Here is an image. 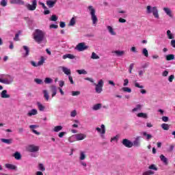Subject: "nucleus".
<instances>
[{
	"mask_svg": "<svg viewBox=\"0 0 175 175\" xmlns=\"http://www.w3.org/2000/svg\"><path fill=\"white\" fill-rule=\"evenodd\" d=\"M174 80V75H171L169 77H168V81L170 83H173V81Z\"/></svg>",
	"mask_w": 175,
	"mask_h": 175,
	"instance_id": "nucleus-59",
	"label": "nucleus"
},
{
	"mask_svg": "<svg viewBox=\"0 0 175 175\" xmlns=\"http://www.w3.org/2000/svg\"><path fill=\"white\" fill-rule=\"evenodd\" d=\"M13 157L16 159V161H20V159H21V153H20V152H16L13 154Z\"/></svg>",
	"mask_w": 175,
	"mask_h": 175,
	"instance_id": "nucleus-37",
	"label": "nucleus"
},
{
	"mask_svg": "<svg viewBox=\"0 0 175 175\" xmlns=\"http://www.w3.org/2000/svg\"><path fill=\"white\" fill-rule=\"evenodd\" d=\"M51 91H52V98H54L57 95V86L55 85H52L51 87Z\"/></svg>",
	"mask_w": 175,
	"mask_h": 175,
	"instance_id": "nucleus-33",
	"label": "nucleus"
},
{
	"mask_svg": "<svg viewBox=\"0 0 175 175\" xmlns=\"http://www.w3.org/2000/svg\"><path fill=\"white\" fill-rule=\"evenodd\" d=\"M1 98L2 99H9L10 98V94L8 93V90H4L0 94Z\"/></svg>",
	"mask_w": 175,
	"mask_h": 175,
	"instance_id": "nucleus-15",
	"label": "nucleus"
},
{
	"mask_svg": "<svg viewBox=\"0 0 175 175\" xmlns=\"http://www.w3.org/2000/svg\"><path fill=\"white\" fill-rule=\"evenodd\" d=\"M112 54L113 55H116V57H123V55H125V51H112Z\"/></svg>",
	"mask_w": 175,
	"mask_h": 175,
	"instance_id": "nucleus-14",
	"label": "nucleus"
},
{
	"mask_svg": "<svg viewBox=\"0 0 175 175\" xmlns=\"http://www.w3.org/2000/svg\"><path fill=\"white\" fill-rule=\"evenodd\" d=\"M32 4L27 3L25 5V8L27 10H30L31 12H33V10H36V7L38 6V1L36 0H32Z\"/></svg>",
	"mask_w": 175,
	"mask_h": 175,
	"instance_id": "nucleus-7",
	"label": "nucleus"
},
{
	"mask_svg": "<svg viewBox=\"0 0 175 175\" xmlns=\"http://www.w3.org/2000/svg\"><path fill=\"white\" fill-rule=\"evenodd\" d=\"M146 13L147 14H152L154 18L159 20V11L158 10V7L147 5Z\"/></svg>",
	"mask_w": 175,
	"mask_h": 175,
	"instance_id": "nucleus-4",
	"label": "nucleus"
},
{
	"mask_svg": "<svg viewBox=\"0 0 175 175\" xmlns=\"http://www.w3.org/2000/svg\"><path fill=\"white\" fill-rule=\"evenodd\" d=\"M75 25H76V18L72 17L68 23V27H75Z\"/></svg>",
	"mask_w": 175,
	"mask_h": 175,
	"instance_id": "nucleus-38",
	"label": "nucleus"
},
{
	"mask_svg": "<svg viewBox=\"0 0 175 175\" xmlns=\"http://www.w3.org/2000/svg\"><path fill=\"white\" fill-rule=\"evenodd\" d=\"M165 59L166 61H173V59H174V55L169 54L165 55Z\"/></svg>",
	"mask_w": 175,
	"mask_h": 175,
	"instance_id": "nucleus-42",
	"label": "nucleus"
},
{
	"mask_svg": "<svg viewBox=\"0 0 175 175\" xmlns=\"http://www.w3.org/2000/svg\"><path fill=\"white\" fill-rule=\"evenodd\" d=\"M50 21H57L58 20V17L57 15H52L49 18Z\"/></svg>",
	"mask_w": 175,
	"mask_h": 175,
	"instance_id": "nucleus-54",
	"label": "nucleus"
},
{
	"mask_svg": "<svg viewBox=\"0 0 175 175\" xmlns=\"http://www.w3.org/2000/svg\"><path fill=\"white\" fill-rule=\"evenodd\" d=\"M134 85L136 88H140V92L142 94V95H144L145 94H147V91L144 90V85L142 84L138 83L137 81H134Z\"/></svg>",
	"mask_w": 175,
	"mask_h": 175,
	"instance_id": "nucleus-9",
	"label": "nucleus"
},
{
	"mask_svg": "<svg viewBox=\"0 0 175 175\" xmlns=\"http://www.w3.org/2000/svg\"><path fill=\"white\" fill-rule=\"evenodd\" d=\"M73 122L75 124H72V128H79V124H80V121H79V120H75Z\"/></svg>",
	"mask_w": 175,
	"mask_h": 175,
	"instance_id": "nucleus-50",
	"label": "nucleus"
},
{
	"mask_svg": "<svg viewBox=\"0 0 175 175\" xmlns=\"http://www.w3.org/2000/svg\"><path fill=\"white\" fill-rule=\"evenodd\" d=\"M44 61H46V58L43 56H42L40 59V60L38 61V66H42V65H43V64H44Z\"/></svg>",
	"mask_w": 175,
	"mask_h": 175,
	"instance_id": "nucleus-40",
	"label": "nucleus"
},
{
	"mask_svg": "<svg viewBox=\"0 0 175 175\" xmlns=\"http://www.w3.org/2000/svg\"><path fill=\"white\" fill-rule=\"evenodd\" d=\"M22 49L24 50V51H25V54H24V57H28V55H29V47H28V46H23Z\"/></svg>",
	"mask_w": 175,
	"mask_h": 175,
	"instance_id": "nucleus-28",
	"label": "nucleus"
},
{
	"mask_svg": "<svg viewBox=\"0 0 175 175\" xmlns=\"http://www.w3.org/2000/svg\"><path fill=\"white\" fill-rule=\"evenodd\" d=\"M58 28L57 25L55 24H51L49 25V29H57Z\"/></svg>",
	"mask_w": 175,
	"mask_h": 175,
	"instance_id": "nucleus-58",
	"label": "nucleus"
},
{
	"mask_svg": "<svg viewBox=\"0 0 175 175\" xmlns=\"http://www.w3.org/2000/svg\"><path fill=\"white\" fill-rule=\"evenodd\" d=\"M37 106L40 111H44L46 110V107L40 103H37Z\"/></svg>",
	"mask_w": 175,
	"mask_h": 175,
	"instance_id": "nucleus-36",
	"label": "nucleus"
},
{
	"mask_svg": "<svg viewBox=\"0 0 175 175\" xmlns=\"http://www.w3.org/2000/svg\"><path fill=\"white\" fill-rule=\"evenodd\" d=\"M128 84H129V80H128V79H124L123 86L126 87Z\"/></svg>",
	"mask_w": 175,
	"mask_h": 175,
	"instance_id": "nucleus-61",
	"label": "nucleus"
},
{
	"mask_svg": "<svg viewBox=\"0 0 175 175\" xmlns=\"http://www.w3.org/2000/svg\"><path fill=\"white\" fill-rule=\"evenodd\" d=\"M60 68H62V70L64 73V75H66L67 76H70L71 75L70 68H68L65 66H61Z\"/></svg>",
	"mask_w": 175,
	"mask_h": 175,
	"instance_id": "nucleus-19",
	"label": "nucleus"
},
{
	"mask_svg": "<svg viewBox=\"0 0 175 175\" xmlns=\"http://www.w3.org/2000/svg\"><path fill=\"white\" fill-rule=\"evenodd\" d=\"M119 137H120V136H118V135H116L114 137H112L111 138V142L113 143V142H114L115 143H117L118 142Z\"/></svg>",
	"mask_w": 175,
	"mask_h": 175,
	"instance_id": "nucleus-48",
	"label": "nucleus"
},
{
	"mask_svg": "<svg viewBox=\"0 0 175 175\" xmlns=\"http://www.w3.org/2000/svg\"><path fill=\"white\" fill-rule=\"evenodd\" d=\"M66 58H68L69 59H75L76 57L72 54H66L63 55V59H66Z\"/></svg>",
	"mask_w": 175,
	"mask_h": 175,
	"instance_id": "nucleus-34",
	"label": "nucleus"
},
{
	"mask_svg": "<svg viewBox=\"0 0 175 175\" xmlns=\"http://www.w3.org/2000/svg\"><path fill=\"white\" fill-rule=\"evenodd\" d=\"M88 12L91 16V19L92 21L93 25H96L98 23V16H96V10L92 5L88 6Z\"/></svg>",
	"mask_w": 175,
	"mask_h": 175,
	"instance_id": "nucleus-5",
	"label": "nucleus"
},
{
	"mask_svg": "<svg viewBox=\"0 0 175 175\" xmlns=\"http://www.w3.org/2000/svg\"><path fill=\"white\" fill-rule=\"evenodd\" d=\"M46 32L40 29H35L33 33V39L34 42L38 44H40V43L44 40Z\"/></svg>",
	"mask_w": 175,
	"mask_h": 175,
	"instance_id": "nucleus-1",
	"label": "nucleus"
},
{
	"mask_svg": "<svg viewBox=\"0 0 175 175\" xmlns=\"http://www.w3.org/2000/svg\"><path fill=\"white\" fill-rule=\"evenodd\" d=\"M160 159L161 161L165 164V165H167L168 162H167V158H166L165 157V155L161 154L160 155Z\"/></svg>",
	"mask_w": 175,
	"mask_h": 175,
	"instance_id": "nucleus-39",
	"label": "nucleus"
},
{
	"mask_svg": "<svg viewBox=\"0 0 175 175\" xmlns=\"http://www.w3.org/2000/svg\"><path fill=\"white\" fill-rule=\"evenodd\" d=\"M137 117H138V118H144L145 120H147V118H148V114L140 112L137 114Z\"/></svg>",
	"mask_w": 175,
	"mask_h": 175,
	"instance_id": "nucleus-26",
	"label": "nucleus"
},
{
	"mask_svg": "<svg viewBox=\"0 0 175 175\" xmlns=\"http://www.w3.org/2000/svg\"><path fill=\"white\" fill-rule=\"evenodd\" d=\"M106 29L111 36H117V31H116V29L113 26L107 25Z\"/></svg>",
	"mask_w": 175,
	"mask_h": 175,
	"instance_id": "nucleus-10",
	"label": "nucleus"
},
{
	"mask_svg": "<svg viewBox=\"0 0 175 175\" xmlns=\"http://www.w3.org/2000/svg\"><path fill=\"white\" fill-rule=\"evenodd\" d=\"M163 12L168 16L169 17H173V14H172V10L169 8H163Z\"/></svg>",
	"mask_w": 175,
	"mask_h": 175,
	"instance_id": "nucleus-22",
	"label": "nucleus"
},
{
	"mask_svg": "<svg viewBox=\"0 0 175 175\" xmlns=\"http://www.w3.org/2000/svg\"><path fill=\"white\" fill-rule=\"evenodd\" d=\"M168 75H169V71H167V70H164L162 72L163 77H167Z\"/></svg>",
	"mask_w": 175,
	"mask_h": 175,
	"instance_id": "nucleus-62",
	"label": "nucleus"
},
{
	"mask_svg": "<svg viewBox=\"0 0 175 175\" xmlns=\"http://www.w3.org/2000/svg\"><path fill=\"white\" fill-rule=\"evenodd\" d=\"M42 93H43L45 100L49 101L50 100V95L49 94V90H42Z\"/></svg>",
	"mask_w": 175,
	"mask_h": 175,
	"instance_id": "nucleus-25",
	"label": "nucleus"
},
{
	"mask_svg": "<svg viewBox=\"0 0 175 175\" xmlns=\"http://www.w3.org/2000/svg\"><path fill=\"white\" fill-rule=\"evenodd\" d=\"M92 59H99V56L96 53L93 52L91 55Z\"/></svg>",
	"mask_w": 175,
	"mask_h": 175,
	"instance_id": "nucleus-51",
	"label": "nucleus"
},
{
	"mask_svg": "<svg viewBox=\"0 0 175 175\" xmlns=\"http://www.w3.org/2000/svg\"><path fill=\"white\" fill-rule=\"evenodd\" d=\"M40 147L35 145H29L27 147V151H29V152H38L40 150Z\"/></svg>",
	"mask_w": 175,
	"mask_h": 175,
	"instance_id": "nucleus-12",
	"label": "nucleus"
},
{
	"mask_svg": "<svg viewBox=\"0 0 175 175\" xmlns=\"http://www.w3.org/2000/svg\"><path fill=\"white\" fill-rule=\"evenodd\" d=\"M142 54L144 55V57H148V51L147 49L144 48L142 49Z\"/></svg>",
	"mask_w": 175,
	"mask_h": 175,
	"instance_id": "nucleus-52",
	"label": "nucleus"
},
{
	"mask_svg": "<svg viewBox=\"0 0 175 175\" xmlns=\"http://www.w3.org/2000/svg\"><path fill=\"white\" fill-rule=\"evenodd\" d=\"M92 110L94 111H98V110H100L102 109V104L101 103H97L92 106Z\"/></svg>",
	"mask_w": 175,
	"mask_h": 175,
	"instance_id": "nucleus-24",
	"label": "nucleus"
},
{
	"mask_svg": "<svg viewBox=\"0 0 175 175\" xmlns=\"http://www.w3.org/2000/svg\"><path fill=\"white\" fill-rule=\"evenodd\" d=\"M62 126H55L53 129V132H60V131H62Z\"/></svg>",
	"mask_w": 175,
	"mask_h": 175,
	"instance_id": "nucleus-43",
	"label": "nucleus"
},
{
	"mask_svg": "<svg viewBox=\"0 0 175 175\" xmlns=\"http://www.w3.org/2000/svg\"><path fill=\"white\" fill-rule=\"evenodd\" d=\"M148 169L150 170H153L154 172L158 171V167H157V165L155 164H151L150 165H149Z\"/></svg>",
	"mask_w": 175,
	"mask_h": 175,
	"instance_id": "nucleus-41",
	"label": "nucleus"
},
{
	"mask_svg": "<svg viewBox=\"0 0 175 175\" xmlns=\"http://www.w3.org/2000/svg\"><path fill=\"white\" fill-rule=\"evenodd\" d=\"M96 131L100 135V137H101L103 140L106 139V136L105 134L106 133V126L105 124H101L100 127H96Z\"/></svg>",
	"mask_w": 175,
	"mask_h": 175,
	"instance_id": "nucleus-6",
	"label": "nucleus"
},
{
	"mask_svg": "<svg viewBox=\"0 0 175 175\" xmlns=\"http://www.w3.org/2000/svg\"><path fill=\"white\" fill-rule=\"evenodd\" d=\"M34 81L36 84H43V80L40 79H38V78H36L34 79Z\"/></svg>",
	"mask_w": 175,
	"mask_h": 175,
	"instance_id": "nucleus-55",
	"label": "nucleus"
},
{
	"mask_svg": "<svg viewBox=\"0 0 175 175\" xmlns=\"http://www.w3.org/2000/svg\"><path fill=\"white\" fill-rule=\"evenodd\" d=\"M71 94L72 96H79V95H80V91H72Z\"/></svg>",
	"mask_w": 175,
	"mask_h": 175,
	"instance_id": "nucleus-56",
	"label": "nucleus"
},
{
	"mask_svg": "<svg viewBox=\"0 0 175 175\" xmlns=\"http://www.w3.org/2000/svg\"><path fill=\"white\" fill-rule=\"evenodd\" d=\"M77 73L78 75H87L88 72H87V70H84V69H81V70H76Z\"/></svg>",
	"mask_w": 175,
	"mask_h": 175,
	"instance_id": "nucleus-46",
	"label": "nucleus"
},
{
	"mask_svg": "<svg viewBox=\"0 0 175 175\" xmlns=\"http://www.w3.org/2000/svg\"><path fill=\"white\" fill-rule=\"evenodd\" d=\"M154 174V171L149 170V171H146V172H143L142 175H152Z\"/></svg>",
	"mask_w": 175,
	"mask_h": 175,
	"instance_id": "nucleus-53",
	"label": "nucleus"
},
{
	"mask_svg": "<svg viewBox=\"0 0 175 175\" xmlns=\"http://www.w3.org/2000/svg\"><path fill=\"white\" fill-rule=\"evenodd\" d=\"M19 36H20V33H17L15 35V38H14V40H15V42H18V40H20Z\"/></svg>",
	"mask_w": 175,
	"mask_h": 175,
	"instance_id": "nucleus-60",
	"label": "nucleus"
},
{
	"mask_svg": "<svg viewBox=\"0 0 175 175\" xmlns=\"http://www.w3.org/2000/svg\"><path fill=\"white\" fill-rule=\"evenodd\" d=\"M65 135H66V132L62 131V132H60V133L58 134V136H59V137L62 138V137H64Z\"/></svg>",
	"mask_w": 175,
	"mask_h": 175,
	"instance_id": "nucleus-63",
	"label": "nucleus"
},
{
	"mask_svg": "<svg viewBox=\"0 0 175 175\" xmlns=\"http://www.w3.org/2000/svg\"><path fill=\"white\" fill-rule=\"evenodd\" d=\"M142 136L145 139V140H150V139H152V135L150 134L147 133V132L144 131L142 132Z\"/></svg>",
	"mask_w": 175,
	"mask_h": 175,
	"instance_id": "nucleus-23",
	"label": "nucleus"
},
{
	"mask_svg": "<svg viewBox=\"0 0 175 175\" xmlns=\"http://www.w3.org/2000/svg\"><path fill=\"white\" fill-rule=\"evenodd\" d=\"M167 38L168 39L173 40V39H174V34H173V33H172V31L170 30H167Z\"/></svg>",
	"mask_w": 175,
	"mask_h": 175,
	"instance_id": "nucleus-35",
	"label": "nucleus"
},
{
	"mask_svg": "<svg viewBox=\"0 0 175 175\" xmlns=\"http://www.w3.org/2000/svg\"><path fill=\"white\" fill-rule=\"evenodd\" d=\"M170 44L172 46V47H173L174 49H175V40H172L170 42Z\"/></svg>",
	"mask_w": 175,
	"mask_h": 175,
	"instance_id": "nucleus-64",
	"label": "nucleus"
},
{
	"mask_svg": "<svg viewBox=\"0 0 175 175\" xmlns=\"http://www.w3.org/2000/svg\"><path fill=\"white\" fill-rule=\"evenodd\" d=\"M77 116V111H76V109H75V110H73V111H72L70 112V117L75 118V117H76Z\"/></svg>",
	"mask_w": 175,
	"mask_h": 175,
	"instance_id": "nucleus-57",
	"label": "nucleus"
},
{
	"mask_svg": "<svg viewBox=\"0 0 175 175\" xmlns=\"http://www.w3.org/2000/svg\"><path fill=\"white\" fill-rule=\"evenodd\" d=\"M0 140L2 142V143H5V144H12V143H13V139H12L1 138Z\"/></svg>",
	"mask_w": 175,
	"mask_h": 175,
	"instance_id": "nucleus-29",
	"label": "nucleus"
},
{
	"mask_svg": "<svg viewBox=\"0 0 175 175\" xmlns=\"http://www.w3.org/2000/svg\"><path fill=\"white\" fill-rule=\"evenodd\" d=\"M14 77L12 75L1 74L0 75V83L5 85H10L13 84Z\"/></svg>",
	"mask_w": 175,
	"mask_h": 175,
	"instance_id": "nucleus-3",
	"label": "nucleus"
},
{
	"mask_svg": "<svg viewBox=\"0 0 175 175\" xmlns=\"http://www.w3.org/2000/svg\"><path fill=\"white\" fill-rule=\"evenodd\" d=\"M38 169L40 172H46V167H44V165L42 163H38Z\"/></svg>",
	"mask_w": 175,
	"mask_h": 175,
	"instance_id": "nucleus-32",
	"label": "nucleus"
},
{
	"mask_svg": "<svg viewBox=\"0 0 175 175\" xmlns=\"http://www.w3.org/2000/svg\"><path fill=\"white\" fill-rule=\"evenodd\" d=\"M58 0H47L46 5L49 8H54Z\"/></svg>",
	"mask_w": 175,
	"mask_h": 175,
	"instance_id": "nucleus-21",
	"label": "nucleus"
},
{
	"mask_svg": "<svg viewBox=\"0 0 175 175\" xmlns=\"http://www.w3.org/2000/svg\"><path fill=\"white\" fill-rule=\"evenodd\" d=\"M132 143H133V146L140 147L141 146L140 137L139 136L137 137Z\"/></svg>",
	"mask_w": 175,
	"mask_h": 175,
	"instance_id": "nucleus-17",
	"label": "nucleus"
},
{
	"mask_svg": "<svg viewBox=\"0 0 175 175\" xmlns=\"http://www.w3.org/2000/svg\"><path fill=\"white\" fill-rule=\"evenodd\" d=\"M72 137H75L77 142H80L81 140H84V139H86L87 135L84 133H78L73 135Z\"/></svg>",
	"mask_w": 175,
	"mask_h": 175,
	"instance_id": "nucleus-11",
	"label": "nucleus"
},
{
	"mask_svg": "<svg viewBox=\"0 0 175 175\" xmlns=\"http://www.w3.org/2000/svg\"><path fill=\"white\" fill-rule=\"evenodd\" d=\"M0 5L3 8L8 6V0H1Z\"/></svg>",
	"mask_w": 175,
	"mask_h": 175,
	"instance_id": "nucleus-47",
	"label": "nucleus"
},
{
	"mask_svg": "<svg viewBox=\"0 0 175 175\" xmlns=\"http://www.w3.org/2000/svg\"><path fill=\"white\" fill-rule=\"evenodd\" d=\"M10 3L11 5H25L24 1L23 0H10Z\"/></svg>",
	"mask_w": 175,
	"mask_h": 175,
	"instance_id": "nucleus-20",
	"label": "nucleus"
},
{
	"mask_svg": "<svg viewBox=\"0 0 175 175\" xmlns=\"http://www.w3.org/2000/svg\"><path fill=\"white\" fill-rule=\"evenodd\" d=\"M36 128H39V126L36 124H31L29 126V129H31V131H32L33 133H35V135L39 136V135H40V133L35 130L36 129Z\"/></svg>",
	"mask_w": 175,
	"mask_h": 175,
	"instance_id": "nucleus-16",
	"label": "nucleus"
},
{
	"mask_svg": "<svg viewBox=\"0 0 175 175\" xmlns=\"http://www.w3.org/2000/svg\"><path fill=\"white\" fill-rule=\"evenodd\" d=\"M161 128L162 129H163V131H169V129H170V125L165 123H163L161 124Z\"/></svg>",
	"mask_w": 175,
	"mask_h": 175,
	"instance_id": "nucleus-45",
	"label": "nucleus"
},
{
	"mask_svg": "<svg viewBox=\"0 0 175 175\" xmlns=\"http://www.w3.org/2000/svg\"><path fill=\"white\" fill-rule=\"evenodd\" d=\"M143 106L142 105H137L136 107L132 109L133 113H136L137 111H140Z\"/></svg>",
	"mask_w": 175,
	"mask_h": 175,
	"instance_id": "nucleus-31",
	"label": "nucleus"
},
{
	"mask_svg": "<svg viewBox=\"0 0 175 175\" xmlns=\"http://www.w3.org/2000/svg\"><path fill=\"white\" fill-rule=\"evenodd\" d=\"M87 158V154H85V152L81 151L79 153V160L80 161H84Z\"/></svg>",
	"mask_w": 175,
	"mask_h": 175,
	"instance_id": "nucleus-30",
	"label": "nucleus"
},
{
	"mask_svg": "<svg viewBox=\"0 0 175 175\" xmlns=\"http://www.w3.org/2000/svg\"><path fill=\"white\" fill-rule=\"evenodd\" d=\"M121 90L123 92H128V94H131V92H132V89L129 87H123Z\"/></svg>",
	"mask_w": 175,
	"mask_h": 175,
	"instance_id": "nucleus-44",
	"label": "nucleus"
},
{
	"mask_svg": "<svg viewBox=\"0 0 175 175\" xmlns=\"http://www.w3.org/2000/svg\"><path fill=\"white\" fill-rule=\"evenodd\" d=\"M88 48L89 46L85 44V42H80L76 46L75 50H77V51H85V50H88Z\"/></svg>",
	"mask_w": 175,
	"mask_h": 175,
	"instance_id": "nucleus-8",
	"label": "nucleus"
},
{
	"mask_svg": "<svg viewBox=\"0 0 175 175\" xmlns=\"http://www.w3.org/2000/svg\"><path fill=\"white\" fill-rule=\"evenodd\" d=\"M38 114V109H33L28 111L27 113V117H33V116H37Z\"/></svg>",
	"mask_w": 175,
	"mask_h": 175,
	"instance_id": "nucleus-18",
	"label": "nucleus"
},
{
	"mask_svg": "<svg viewBox=\"0 0 175 175\" xmlns=\"http://www.w3.org/2000/svg\"><path fill=\"white\" fill-rule=\"evenodd\" d=\"M5 167H6V169H9V170H16V169H17V167L16 165L10 163H6L5 165Z\"/></svg>",
	"mask_w": 175,
	"mask_h": 175,
	"instance_id": "nucleus-27",
	"label": "nucleus"
},
{
	"mask_svg": "<svg viewBox=\"0 0 175 175\" xmlns=\"http://www.w3.org/2000/svg\"><path fill=\"white\" fill-rule=\"evenodd\" d=\"M85 80L90 81V83H93L94 85H95V92L96 94H102V91H103V85L105 84V82L103 81V79L98 80L97 83L94 82V79L92 78L87 77L85 78Z\"/></svg>",
	"mask_w": 175,
	"mask_h": 175,
	"instance_id": "nucleus-2",
	"label": "nucleus"
},
{
	"mask_svg": "<svg viewBox=\"0 0 175 175\" xmlns=\"http://www.w3.org/2000/svg\"><path fill=\"white\" fill-rule=\"evenodd\" d=\"M122 144L125 147H127V148H131V147H133V144L132 143V142L129 141L128 139H123Z\"/></svg>",
	"mask_w": 175,
	"mask_h": 175,
	"instance_id": "nucleus-13",
	"label": "nucleus"
},
{
	"mask_svg": "<svg viewBox=\"0 0 175 175\" xmlns=\"http://www.w3.org/2000/svg\"><path fill=\"white\" fill-rule=\"evenodd\" d=\"M44 81L45 84H51V83H53V79L51 78L46 77Z\"/></svg>",
	"mask_w": 175,
	"mask_h": 175,
	"instance_id": "nucleus-49",
	"label": "nucleus"
}]
</instances>
